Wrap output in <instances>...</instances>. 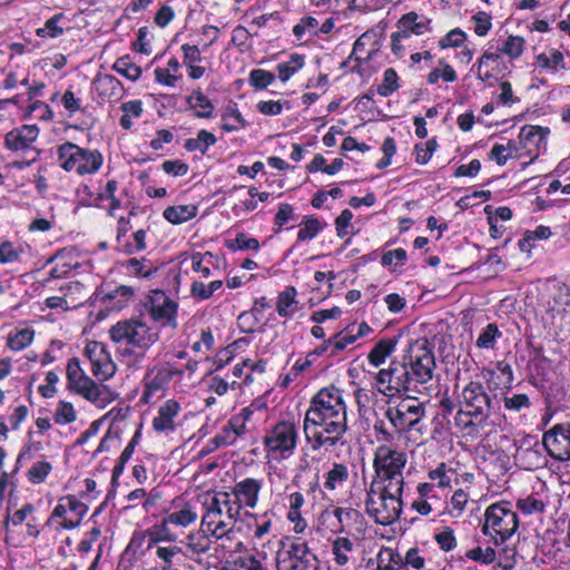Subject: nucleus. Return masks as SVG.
<instances>
[{
	"label": "nucleus",
	"instance_id": "ea45409f",
	"mask_svg": "<svg viewBox=\"0 0 570 570\" xmlns=\"http://www.w3.org/2000/svg\"><path fill=\"white\" fill-rule=\"evenodd\" d=\"M220 570H265V568L255 556L245 554L227 562Z\"/></svg>",
	"mask_w": 570,
	"mask_h": 570
},
{
	"label": "nucleus",
	"instance_id": "0e129e2a",
	"mask_svg": "<svg viewBox=\"0 0 570 570\" xmlns=\"http://www.w3.org/2000/svg\"><path fill=\"white\" fill-rule=\"evenodd\" d=\"M466 39V33L460 28L452 29L445 37L440 39L439 45L442 49L449 47H460Z\"/></svg>",
	"mask_w": 570,
	"mask_h": 570
},
{
	"label": "nucleus",
	"instance_id": "a19ab883",
	"mask_svg": "<svg viewBox=\"0 0 570 570\" xmlns=\"http://www.w3.org/2000/svg\"><path fill=\"white\" fill-rule=\"evenodd\" d=\"M223 286V282L220 279H215L209 284H205L200 281H194L190 286V294L193 297L205 301L210 298L214 293L220 289Z\"/></svg>",
	"mask_w": 570,
	"mask_h": 570
},
{
	"label": "nucleus",
	"instance_id": "69168bd1",
	"mask_svg": "<svg viewBox=\"0 0 570 570\" xmlns=\"http://www.w3.org/2000/svg\"><path fill=\"white\" fill-rule=\"evenodd\" d=\"M434 540L440 546V548L445 552L453 550L456 546L454 532L452 529L448 527L444 528L439 533H435Z\"/></svg>",
	"mask_w": 570,
	"mask_h": 570
},
{
	"label": "nucleus",
	"instance_id": "1a4fd4ad",
	"mask_svg": "<svg viewBox=\"0 0 570 570\" xmlns=\"http://www.w3.org/2000/svg\"><path fill=\"white\" fill-rule=\"evenodd\" d=\"M58 159L66 171L75 170L81 176L97 173L102 165L98 150L85 149L69 141L59 146Z\"/></svg>",
	"mask_w": 570,
	"mask_h": 570
},
{
	"label": "nucleus",
	"instance_id": "473e14b6",
	"mask_svg": "<svg viewBox=\"0 0 570 570\" xmlns=\"http://www.w3.org/2000/svg\"><path fill=\"white\" fill-rule=\"evenodd\" d=\"M197 206L195 205H177L167 207L163 216L174 225H179L193 219L197 215Z\"/></svg>",
	"mask_w": 570,
	"mask_h": 570
},
{
	"label": "nucleus",
	"instance_id": "c756f323",
	"mask_svg": "<svg viewBox=\"0 0 570 570\" xmlns=\"http://www.w3.org/2000/svg\"><path fill=\"white\" fill-rule=\"evenodd\" d=\"M549 132V128L525 125L520 129L519 139L524 148L530 149L532 146L540 148Z\"/></svg>",
	"mask_w": 570,
	"mask_h": 570
},
{
	"label": "nucleus",
	"instance_id": "0eeeda50",
	"mask_svg": "<svg viewBox=\"0 0 570 570\" xmlns=\"http://www.w3.org/2000/svg\"><path fill=\"white\" fill-rule=\"evenodd\" d=\"M109 334L115 343L136 347L141 351V354H145L159 338L157 331L135 318L117 322L110 327Z\"/></svg>",
	"mask_w": 570,
	"mask_h": 570
},
{
	"label": "nucleus",
	"instance_id": "bf43d9fd",
	"mask_svg": "<svg viewBox=\"0 0 570 570\" xmlns=\"http://www.w3.org/2000/svg\"><path fill=\"white\" fill-rule=\"evenodd\" d=\"M499 60H500L499 53L485 51L481 56V58L478 60V72H476L478 78L481 81H487V80H490L491 78H493V72L488 69H483V68L489 61H492L493 63L498 65Z\"/></svg>",
	"mask_w": 570,
	"mask_h": 570
},
{
	"label": "nucleus",
	"instance_id": "ddd939ff",
	"mask_svg": "<svg viewBox=\"0 0 570 570\" xmlns=\"http://www.w3.org/2000/svg\"><path fill=\"white\" fill-rule=\"evenodd\" d=\"M546 316L554 325L570 313V285L553 283L541 298Z\"/></svg>",
	"mask_w": 570,
	"mask_h": 570
},
{
	"label": "nucleus",
	"instance_id": "09e8293b",
	"mask_svg": "<svg viewBox=\"0 0 570 570\" xmlns=\"http://www.w3.org/2000/svg\"><path fill=\"white\" fill-rule=\"evenodd\" d=\"M301 226L302 227L297 234V240L299 242L313 239L322 230V225L315 217H305V219L301 223Z\"/></svg>",
	"mask_w": 570,
	"mask_h": 570
},
{
	"label": "nucleus",
	"instance_id": "2eb2a0df",
	"mask_svg": "<svg viewBox=\"0 0 570 570\" xmlns=\"http://www.w3.org/2000/svg\"><path fill=\"white\" fill-rule=\"evenodd\" d=\"M83 354L89 360L90 371L97 380L107 381L115 375L116 364L102 343L97 341L88 342Z\"/></svg>",
	"mask_w": 570,
	"mask_h": 570
},
{
	"label": "nucleus",
	"instance_id": "603ef678",
	"mask_svg": "<svg viewBox=\"0 0 570 570\" xmlns=\"http://www.w3.org/2000/svg\"><path fill=\"white\" fill-rule=\"evenodd\" d=\"M517 507L523 514L530 515L533 513L543 512L546 509V503L533 495H528L525 498H520L517 501Z\"/></svg>",
	"mask_w": 570,
	"mask_h": 570
},
{
	"label": "nucleus",
	"instance_id": "13d9d810",
	"mask_svg": "<svg viewBox=\"0 0 570 570\" xmlns=\"http://www.w3.org/2000/svg\"><path fill=\"white\" fill-rule=\"evenodd\" d=\"M436 147L438 142L434 138L429 139L423 144H416L414 147L416 163L421 165L428 164Z\"/></svg>",
	"mask_w": 570,
	"mask_h": 570
},
{
	"label": "nucleus",
	"instance_id": "412c9836",
	"mask_svg": "<svg viewBox=\"0 0 570 570\" xmlns=\"http://www.w3.org/2000/svg\"><path fill=\"white\" fill-rule=\"evenodd\" d=\"M181 407L175 400H167L158 409L157 415L153 419V429L164 435L175 432L177 424L176 417L179 415Z\"/></svg>",
	"mask_w": 570,
	"mask_h": 570
},
{
	"label": "nucleus",
	"instance_id": "680f3d73",
	"mask_svg": "<svg viewBox=\"0 0 570 570\" xmlns=\"http://www.w3.org/2000/svg\"><path fill=\"white\" fill-rule=\"evenodd\" d=\"M22 253L21 247L13 246L11 242H3L0 244V264L18 262Z\"/></svg>",
	"mask_w": 570,
	"mask_h": 570
},
{
	"label": "nucleus",
	"instance_id": "bb28decb",
	"mask_svg": "<svg viewBox=\"0 0 570 570\" xmlns=\"http://www.w3.org/2000/svg\"><path fill=\"white\" fill-rule=\"evenodd\" d=\"M66 502L68 511L71 512L72 518H65L60 522V528L72 530L80 525L83 517L88 512V507L83 502L79 501L75 495H65L62 503Z\"/></svg>",
	"mask_w": 570,
	"mask_h": 570
},
{
	"label": "nucleus",
	"instance_id": "58836bf2",
	"mask_svg": "<svg viewBox=\"0 0 570 570\" xmlns=\"http://www.w3.org/2000/svg\"><path fill=\"white\" fill-rule=\"evenodd\" d=\"M112 69L131 81L138 80L141 76V68L135 65L128 55L118 58Z\"/></svg>",
	"mask_w": 570,
	"mask_h": 570
},
{
	"label": "nucleus",
	"instance_id": "393cba45",
	"mask_svg": "<svg viewBox=\"0 0 570 570\" xmlns=\"http://www.w3.org/2000/svg\"><path fill=\"white\" fill-rule=\"evenodd\" d=\"M197 518L198 514L190 503H184L181 505L175 504L173 509L164 517V523L165 525L187 528L195 523Z\"/></svg>",
	"mask_w": 570,
	"mask_h": 570
},
{
	"label": "nucleus",
	"instance_id": "20e7f679",
	"mask_svg": "<svg viewBox=\"0 0 570 570\" xmlns=\"http://www.w3.org/2000/svg\"><path fill=\"white\" fill-rule=\"evenodd\" d=\"M404 488L380 485L372 481L366 492L367 514L382 525H390L400 519L403 509Z\"/></svg>",
	"mask_w": 570,
	"mask_h": 570
},
{
	"label": "nucleus",
	"instance_id": "052dcab7",
	"mask_svg": "<svg viewBox=\"0 0 570 570\" xmlns=\"http://www.w3.org/2000/svg\"><path fill=\"white\" fill-rule=\"evenodd\" d=\"M452 472L453 471L451 469H449L444 462H442L435 469H433L429 472V478L432 481H436L438 487L445 489V488L450 487V484H451Z\"/></svg>",
	"mask_w": 570,
	"mask_h": 570
},
{
	"label": "nucleus",
	"instance_id": "37998d69",
	"mask_svg": "<svg viewBox=\"0 0 570 570\" xmlns=\"http://www.w3.org/2000/svg\"><path fill=\"white\" fill-rule=\"evenodd\" d=\"M357 340V335H354L353 327H347L345 331L332 336L326 341V345H333L331 355H335L337 352L343 351L350 344H353Z\"/></svg>",
	"mask_w": 570,
	"mask_h": 570
},
{
	"label": "nucleus",
	"instance_id": "4d7b16f0",
	"mask_svg": "<svg viewBox=\"0 0 570 570\" xmlns=\"http://www.w3.org/2000/svg\"><path fill=\"white\" fill-rule=\"evenodd\" d=\"M124 266L126 267L128 273H130L135 276L148 277L153 273L151 265L145 258H142V259L130 258L124 264Z\"/></svg>",
	"mask_w": 570,
	"mask_h": 570
},
{
	"label": "nucleus",
	"instance_id": "9d476101",
	"mask_svg": "<svg viewBox=\"0 0 570 570\" xmlns=\"http://www.w3.org/2000/svg\"><path fill=\"white\" fill-rule=\"evenodd\" d=\"M396 405H389L385 410V417L399 433L413 430L425 416L423 402L419 401L416 393H404Z\"/></svg>",
	"mask_w": 570,
	"mask_h": 570
},
{
	"label": "nucleus",
	"instance_id": "5701e85b",
	"mask_svg": "<svg viewBox=\"0 0 570 570\" xmlns=\"http://www.w3.org/2000/svg\"><path fill=\"white\" fill-rule=\"evenodd\" d=\"M39 129L36 125H24L6 135V146L13 151L24 150L36 141Z\"/></svg>",
	"mask_w": 570,
	"mask_h": 570
},
{
	"label": "nucleus",
	"instance_id": "39448f33",
	"mask_svg": "<svg viewBox=\"0 0 570 570\" xmlns=\"http://www.w3.org/2000/svg\"><path fill=\"white\" fill-rule=\"evenodd\" d=\"M460 410L455 420L469 416L471 420L464 422V426L485 422L495 410L498 402L487 391L485 386L478 381H470L465 384L458 396Z\"/></svg>",
	"mask_w": 570,
	"mask_h": 570
},
{
	"label": "nucleus",
	"instance_id": "4be33fe9",
	"mask_svg": "<svg viewBox=\"0 0 570 570\" xmlns=\"http://www.w3.org/2000/svg\"><path fill=\"white\" fill-rule=\"evenodd\" d=\"M70 389L75 390L78 394L92 402L98 407H105L112 401L110 393L105 387H99L87 375L79 380V382H77Z\"/></svg>",
	"mask_w": 570,
	"mask_h": 570
},
{
	"label": "nucleus",
	"instance_id": "f3484780",
	"mask_svg": "<svg viewBox=\"0 0 570 570\" xmlns=\"http://www.w3.org/2000/svg\"><path fill=\"white\" fill-rule=\"evenodd\" d=\"M177 304L170 299L163 291L154 292L150 297L149 314L156 322L163 326H177Z\"/></svg>",
	"mask_w": 570,
	"mask_h": 570
},
{
	"label": "nucleus",
	"instance_id": "6e6552de",
	"mask_svg": "<svg viewBox=\"0 0 570 570\" xmlns=\"http://www.w3.org/2000/svg\"><path fill=\"white\" fill-rule=\"evenodd\" d=\"M519 527V519L507 502L493 503L484 512L482 531L494 539L495 543H502L510 539Z\"/></svg>",
	"mask_w": 570,
	"mask_h": 570
},
{
	"label": "nucleus",
	"instance_id": "f257e3e1",
	"mask_svg": "<svg viewBox=\"0 0 570 570\" xmlns=\"http://www.w3.org/2000/svg\"><path fill=\"white\" fill-rule=\"evenodd\" d=\"M303 432L313 451L344 445L347 432L346 404L343 391L328 386L321 389L305 412Z\"/></svg>",
	"mask_w": 570,
	"mask_h": 570
},
{
	"label": "nucleus",
	"instance_id": "9b49d317",
	"mask_svg": "<svg viewBox=\"0 0 570 570\" xmlns=\"http://www.w3.org/2000/svg\"><path fill=\"white\" fill-rule=\"evenodd\" d=\"M298 440L295 423L282 421L271 428L264 436L263 443L269 455L275 459H288L293 455Z\"/></svg>",
	"mask_w": 570,
	"mask_h": 570
},
{
	"label": "nucleus",
	"instance_id": "423d86ee",
	"mask_svg": "<svg viewBox=\"0 0 570 570\" xmlns=\"http://www.w3.org/2000/svg\"><path fill=\"white\" fill-rule=\"evenodd\" d=\"M406 462L404 452L386 444L379 445L373 459V468L379 479L376 484L404 488L403 470Z\"/></svg>",
	"mask_w": 570,
	"mask_h": 570
},
{
	"label": "nucleus",
	"instance_id": "6ab92c4d",
	"mask_svg": "<svg viewBox=\"0 0 570 570\" xmlns=\"http://www.w3.org/2000/svg\"><path fill=\"white\" fill-rule=\"evenodd\" d=\"M333 514L338 522V528L335 530L337 533L355 538L364 533L365 519L358 510L338 507L334 509Z\"/></svg>",
	"mask_w": 570,
	"mask_h": 570
},
{
	"label": "nucleus",
	"instance_id": "3c124183",
	"mask_svg": "<svg viewBox=\"0 0 570 570\" xmlns=\"http://www.w3.org/2000/svg\"><path fill=\"white\" fill-rule=\"evenodd\" d=\"M495 551L491 547H481L478 546L472 548L465 552V557L474 562H479L482 564H490L495 560Z\"/></svg>",
	"mask_w": 570,
	"mask_h": 570
},
{
	"label": "nucleus",
	"instance_id": "f03ea898",
	"mask_svg": "<svg viewBox=\"0 0 570 570\" xmlns=\"http://www.w3.org/2000/svg\"><path fill=\"white\" fill-rule=\"evenodd\" d=\"M435 360L426 341L413 342L402 362L392 361L387 368L376 374V382L385 396L419 393L430 396Z\"/></svg>",
	"mask_w": 570,
	"mask_h": 570
},
{
	"label": "nucleus",
	"instance_id": "b1692460",
	"mask_svg": "<svg viewBox=\"0 0 570 570\" xmlns=\"http://www.w3.org/2000/svg\"><path fill=\"white\" fill-rule=\"evenodd\" d=\"M431 20L420 16L414 11L407 12L401 17L397 22L399 35L410 38L412 35L422 36L431 30Z\"/></svg>",
	"mask_w": 570,
	"mask_h": 570
},
{
	"label": "nucleus",
	"instance_id": "c9c22d12",
	"mask_svg": "<svg viewBox=\"0 0 570 570\" xmlns=\"http://www.w3.org/2000/svg\"><path fill=\"white\" fill-rule=\"evenodd\" d=\"M217 141L214 134L202 129L198 131L196 138H189L185 142V148L188 151H200L202 155H205L208 148L215 145Z\"/></svg>",
	"mask_w": 570,
	"mask_h": 570
},
{
	"label": "nucleus",
	"instance_id": "e2e57ef3",
	"mask_svg": "<svg viewBox=\"0 0 570 570\" xmlns=\"http://www.w3.org/2000/svg\"><path fill=\"white\" fill-rule=\"evenodd\" d=\"M503 403L507 410L514 412H519L522 409H529L531 405L529 396L523 393L504 396Z\"/></svg>",
	"mask_w": 570,
	"mask_h": 570
},
{
	"label": "nucleus",
	"instance_id": "49530a36",
	"mask_svg": "<svg viewBox=\"0 0 570 570\" xmlns=\"http://www.w3.org/2000/svg\"><path fill=\"white\" fill-rule=\"evenodd\" d=\"M246 120L243 118L239 110L235 108H228L222 117V128L227 132L239 130L246 127Z\"/></svg>",
	"mask_w": 570,
	"mask_h": 570
},
{
	"label": "nucleus",
	"instance_id": "a18cd8bd",
	"mask_svg": "<svg viewBox=\"0 0 570 570\" xmlns=\"http://www.w3.org/2000/svg\"><path fill=\"white\" fill-rule=\"evenodd\" d=\"M76 420L77 413L73 409V405L66 401H59L53 413L55 423L59 425H66L75 422Z\"/></svg>",
	"mask_w": 570,
	"mask_h": 570
},
{
	"label": "nucleus",
	"instance_id": "f8f14e48",
	"mask_svg": "<svg viewBox=\"0 0 570 570\" xmlns=\"http://www.w3.org/2000/svg\"><path fill=\"white\" fill-rule=\"evenodd\" d=\"M277 570H320L318 559L306 542L296 541L284 546L276 553Z\"/></svg>",
	"mask_w": 570,
	"mask_h": 570
},
{
	"label": "nucleus",
	"instance_id": "6e6d98bb",
	"mask_svg": "<svg viewBox=\"0 0 570 570\" xmlns=\"http://www.w3.org/2000/svg\"><path fill=\"white\" fill-rule=\"evenodd\" d=\"M275 80V76L264 69H253L249 73V85L256 89H265Z\"/></svg>",
	"mask_w": 570,
	"mask_h": 570
},
{
	"label": "nucleus",
	"instance_id": "338daca9",
	"mask_svg": "<svg viewBox=\"0 0 570 570\" xmlns=\"http://www.w3.org/2000/svg\"><path fill=\"white\" fill-rule=\"evenodd\" d=\"M149 543L148 549H151L153 547H156L158 542L160 541H168L173 542L176 540V537L170 533L168 525H165L164 521L161 522V525L158 530L156 528L150 531L149 533Z\"/></svg>",
	"mask_w": 570,
	"mask_h": 570
},
{
	"label": "nucleus",
	"instance_id": "7c9ffc66",
	"mask_svg": "<svg viewBox=\"0 0 570 570\" xmlns=\"http://www.w3.org/2000/svg\"><path fill=\"white\" fill-rule=\"evenodd\" d=\"M348 468L344 463L334 462L324 475L325 490L333 492L342 488L348 480Z\"/></svg>",
	"mask_w": 570,
	"mask_h": 570
},
{
	"label": "nucleus",
	"instance_id": "e433bc0d",
	"mask_svg": "<svg viewBox=\"0 0 570 570\" xmlns=\"http://www.w3.org/2000/svg\"><path fill=\"white\" fill-rule=\"evenodd\" d=\"M122 116L119 120L120 126L129 130L132 127V118H139L142 115V102L141 100H129L120 106Z\"/></svg>",
	"mask_w": 570,
	"mask_h": 570
},
{
	"label": "nucleus",
	"instance_id": "f704fd0d",
	"mask_svg": "<svg viewBox=\"0 0 570 570\" xmlns=\"http://www.w3.org/2000/svg\"><path fill=\"white\" fill-rule=\"evenodd\" d=\"M35 337V331L31 328H22L10 332L7 337V346L14 351H22L28 347Z\"/></svg>",
	"mask_w": 570,
	"mask_h": 570
},
{
	"label": "nucleus",
	"instance_id": "cd10ccee",
	"mask_svg": "<svg viewBox=\"0 0 570 570\" xmlns=\"http://www.w3.org/2000/svg\"><path fill=\"white\" fill-rule=\"evenodd\" d=\"M399 340L396 337L379 341L367 355L368 363L375 367L382 365L395 351Z\"/></svg>",
	"mask_w": 570,
	"mask_h": 570
},
{
	"label": "nucleus",
	"instance_id": "aec40b11",
	"mask_svg": "<svg viewBox=\"0 0 570 570\" xmlns=\"http://www.w3.org/2000/svg\"><path fill=\"white\" fill-rule=\"evenodd\" d=\"M262 489V481L246 478L237 482L233 490L228 492L232 501L239 504V511L243 507L254 509L258 502V494Z\"/></svg>",
	"mask_w": 570,
	"mask_h": 570
},
{
	"label": "nucleus",
	"instance_id": "a878e982",
	"mask_svg": "<svg viewBox=\"0 0 570 570\" xmlns=\"http://www.w3.org/2000/svg\"><path fill=\"white\" fill-rule=\"evenodd\" d=\"M92 86L100 97L108 99H118L124 91L122 83L111 75H98Z\"/></svg>",
	"mask_w": 570,
	"mask_h": 570
},
{
	"label": "nucleus",
	"instance_id": "dca6fc26",
	"mask_svg": "<svg viewBox=\"0 0 570 570\" xmlns=\"http://www.w3.org/2000/svg\"><path fill=\"white\" fill-rule=\"evenodd\" d=\"M176 375H183V371L170 364L160 365L148 371L144 377L141 401L149 403L153 396L163 392Z\"/></svg>",
	"mask_w": 570,
	"mask_h": 570
},
{
	"label": "nucleus",
	"instance_id": "de8ad7c7",
	"mask_svg": "<svg viewBox=\"0 0 570 570\" xmlns=\"http://www.w3.org/2000/svg\"><path fill=\"white\" fill-rule=\"evenodd\" d=\"M400 88L399 76L393 68H387L383 75V81L377 87V94L389 97Z\"/></svg>",
	"mask_w": 570,
	"mask_h": 570
},
{
	"label": "nucleus",
	"instance_id": "4468645a",
	"mask_svg": "<svg viewBox=\"0 0 570 570\" xmlns=\"http://www.w3.org/2000/svg\"><path fill=\"white\" fill-rule=\"evenodd\" d=\"M548 454L557 461H570V423L553 425L542 435Z\"/></svg>",
	"mask_w": 570,
	"mask_h": 570
},
{
	"label": "nucleus",
	"instance_id": "c85d7f7f",
	"mask_svg": "<svg viewBox=\"0 0 570 570\" xmlns=\"http://www.w3.org/2000/svg\"><path fill=\"white\" fill-rule=\"evenodd\" d=\"M354 551V543L348 537H337L332 542V554L334 556L335 563L340 567H344L352 560H355L353 557Z\"/></svg>",
	"mask_w": 570,
	"mask_h": 570
},
{
	"label": "nucleus",
	"instance_id": "7ed1b4c3",
	"mask_svg": "<svg viewBox=\"0 0 570 570\" xmlns=\"http://www.w3.org/2000/svg\"><path fill=\"white\" fill-rule=\"evenodd\" d=\"M202 504L205 510L202 525L206 531L217 540H232L240 517L239 504L232 501L226 491L205 492Z\"/></svg>",
	"mask_w": 570,
	"mask_h": 570
},
{
	"label": "nucleus",
	"instance_id": "4c0bfd02",
	"mask_svg": "<svg viewBox=\"0 0 570 570\" xmlns=\"http://www.w3.org/2000/svg\"><path fill=\"white\" fill-rule=\"evenodd\" d=\"M304 65L305 58L303 55L292 53L287 61L277 65L278 78L283 82L287 81L296 71L302 69Z\"/></svg>",
	"mask_w": 570,
	"mask_h": 570
},
{
	"label": "nucleus",
	"instance_id": "c03bdc74",
	"mask_svg": "<svg viewBox=\"0 0 570 570\" xmlns=\"http://www.w3.org/2000/svg\"><path fill=\"white\" fill-rule=\"evenodd\" d=\"M213 254L206 252L204 254L196 253L191 256V268L194 272L199 273L203 278L212 276Z\"/></svg>",
	"mask_w": 570,
	"mask_h": 570
},
{
	"label": "nucleus",
	"instance_id": "5fc2aeb1",
	"mask_svg": "<svg viewBox=\"0 0 570 570\" xmlns=\"http://www.w3.org/2000/svg\"><path fill=\"white\" fill-rule=\"evenodd\" d=\"M524 39L519 36H509L504 41L500 51L508 57L515 59L519 58L524 50Z\"/></svg>",
	"mask_w": 570,
	"mask_h": 570
},
{
	"label": "nucleus",
	"instance_id": "774afa93",
	"mask_svg": "<svg viewBox=\"0 0 570 570\" xmlns=\"http://www.w3.org/2000/svg\"><path fill=\"white\" fill-rule=\"evenodd\" d=\"M387 554V563L384 564L383 554L380 556V570H404V564H402V558L399 553H394L392 550L386 551Z\"/></svg>",
	"mask_w": 570,
	"mask_h": 570
},
{
	"label": "nucleus",
	"instance_id": "72a5a7b5",
	"mask_svg": "<svg viewBox=\"0 0 570 570\" xmlns=\"http://www.w3.org/2000/svg\"><path fill=\"white\" fill-rule=\"evenodd\" d=\"M296 294L297 292L293 286H287L278 294L276 309L279 316L288 317L295 313L298 304L296 301Z\"/></svg>",
	"mask_w": 570,
	"mask_h": 570
},
{
	"label": "nucleus",
	"instance_id": "2f4dec72",
	"mask_svg": "<svg viewBox=\"0 0 570 570\" xmlns=\"http://www.w3.org/2000/svg\"><path fill=\"white\" fill-rule=\"evenodd\" d=\"M187 104L189 109L195 110V116L197 118L209 119L214 115V105L202 90H194L187 97Z\"/></svg>",
	"mask_w": 570,
	"mask_h": 570
},
{
	"label": "nucleus",
	"instance_id": "a211bd4d",
	"mask_svg": "<svg viewBox=\"0 0 570 570\" xmlns=\"http://www.w3.org/2000/svg\"><path fill=\"white\" fill-rule=\"evenodd\" d=\"M210 533L205 530H196L189 532L185 539L180 541L181 554L195 562H203L204 557L212 549Z\"/></svg>",
	"mask_w": 570,
	"mask_h": 570
},
{
	"label": "nucleus",
	"instance_id": "864d4df0",
	"mask_svg": "<svg viewBox=\"0 0 570 570\" xmlns=\"http://www.w3.org/2000/svg\"><path fill=\"white\" fill-rule=\"evenodd\" d=\"M515 145L512 141H509L507 146L501 144H495L489 154L490 159L494 160L499 166H503L507 164L508 159L512 157V151H515Z\"/></svg>",
	"mask_w": 570,
	"mask_h": 570
},
{
	"label": "nucleus",
	"instance_id": "8fccbe9b",
	"mask_svg": "<svg viewBox=\"0 0 570 570\" xmlns=\"http://www.w3.org/2000/svg\"><path fill=\"white\" fill-rule=\"evenodd\" d=\"M52 470V465L48 461H37L28 470V480L33 484L42 483Z\"/></svg>",
	"mask_w": 570,
	"mask_h": 570
},
{
	"label": "nucleus",
	"instance_id": "79ce46f5",
	"mask_svg": "<svg viewBox=\"0 0 570 570\" xmlns=\"http://www.w3.org/2000/svg\"><path fill=\"white\" fill-rule=\"evenodd\" d=\"M502 333L494 323H489L480 333L475 345L482 350L493 348L497 338L501 337Z\"/></svg>",
	"mask_w": 570,
	"mask_h": 570
}]
</instances>
